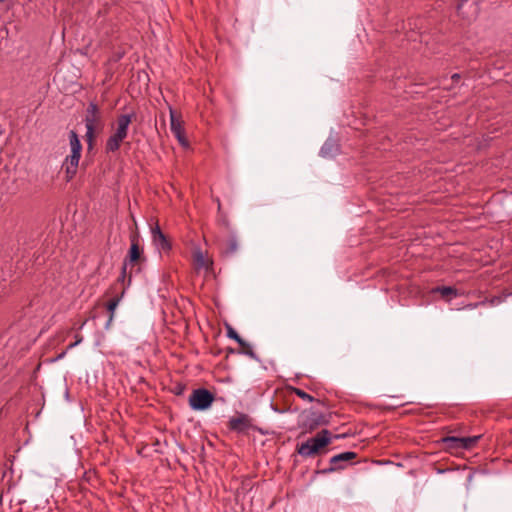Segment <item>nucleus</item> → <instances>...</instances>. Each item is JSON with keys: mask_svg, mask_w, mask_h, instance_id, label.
Instances as JSON below:
<instances>
[{"mask_svg": "<svg viewBox=\"0 0 512 512\" xmlns=\"http://www.w3.org/2000/svg\"><path fill=\"white\" fill-rule=\"evenodd\" d=\"M84 122L86 128L85 139L88 148L91 149L95 138L104 128L102 112L94 102L89 103L85 112Z\"/></svg>", "mask_w": 512, "mask_h": 512, "instance_id": "f257e3e1", "label": "nucleus"}, {"mask_svg": "<svg viewBox=\"0 0 512 512\" xmlns=\"http://www.w3.org/2000/svg\"><path fill=\"white\" fill-rule=\"evenodd\" d=\"M332 434L329 430L323 429L317 433L314 437L309 438L306 442L297 444V453L304 457H314L320 450L331 443Z\"/></svg>", "mask_w": 512, "mask_h": 512, "instance_id": "f03ea898", "label": "nucleus"}, {"mask_svg": "<svg viewBox=\"0 0 512 512\" xmlns=\"http://www.w3.org/2000/svg\"><path fill=\"white\" fill-rule=\"evenodd\" d=\"M215 397L212 392L205 388L194 389L189 396V405L193 410L202 411L208 409Z\"/></svg>", "mask_w": 512, "mask_h": 512, "instance_id": "7ed1b4c3", "label": "nucleus"}, {"mask_svg": "<svg viewBox=\"0 0 512 512\" xmlns=\"http://www.w3.org/2000/svg\"><path fill=\"white\" fill-rule=\"evenodd\" d=\"M131 240V246L128 251L127 256L124 259L123 266H122V277L125 276L126 269L128 265H134L136 263L141 262L142 260H145L143 257V249L139 245V239L137 235H132L130 237Z\"/></svg>", "mask_w": 512, "mask_h": 512, "instance_id": "20e7f679", "label": "nucleus"}, {"mask_svg": "<svg viewBox=\"0 0 512 512\" xmlns=\"http://www.w3.org/2000/svg\"><path fill=\"white\" fill-rule=\"evenodd\" d=\"M357 457V453L352 451H346L340 454H337L330 459V467L322 470L323 474L332 473L337 470L345 469L347 463L354 460Z\"/></svg>", "mask_w": 512, "mask_h": 512, "instance_id": "39448f33", "label": "nucleus"}, {"mask_svg": "<svg viewBox=\"0 0 512 512\" xmlns=\"http://www.w3.org/2000/svg\"><path fill=\"white\" fill-rule=\"evenodd\" d=\"M228 427L237 433H247L252 427L251 419L247 414H239L237 417L230 418Z\"/></svg>", "mask_w": 512, "mask_h": 512, "instance_id": "423d86ee", "label": "nucleus"}, {"mask_svg": "<svg viewBox=\"0 0 512 512\" xmlns=\"http://www.w3.org/2000/svg\"><path fill=\"white\" fill-rule=\"evenodd\" d=\"M152 241L154 245L163 252H169L171 250V243L167 239L166 235L162 232L158 224L151 229Z\"/></svg>", "mask_w": 512, "mask_h": 512, "instance_id": "0eeeda50", "label": "nucleus"}, {"mask_svg": "<svg viewBox=\"0 0 512 512\" xmlns=\"http://www.w3.org/2000/svg\"><path fill=\"white\" fill-rule=\"evenodd\" d=\"M134 114H121L117 117L116 123L112 126V132L125 138L128 136L129 126Z\"/></svg>", "mask_w": 512, "mask_h": 512, "instance_id": "6e6552de", "label": "nucleus"}, {"mask_svg": "<svg viewBox=\"0 0 512 512\" xmlns=\"http://www.w3.org/2000/svg\"><path fill=\"white\" fill-rule=\"evenodd\" d=\"M327 424H329V418L327 415L321 412H311L305 422V426L309 430H314L321 425Z\"/></svg>", "mask_w": 512, "mask_h": 512, "instance_id": "1a4fd4ad", "label": "nucleus"}, {"mask_svg": "<svg viewBox=\"0 0 512 512\" xmlns=\"http://www.w3.org/2000/svg\"><path fill=\"white\" fill-rule=\"evenodd\" d=\"M69 141H70V148H71V154L69 156H66L65 160H79L81 157V143L78 138V135L75 131H70L69 133Z\"/></svg>", "mask_w": 512, "mask_h": 512, "instance_id": "9d476101", "label": "nucleus"}, {"mask_svg": "<svg viewBox=\"0 0 512 512\" xmlns=\"http://www.w3.org/2000/svg\"><path fill=\"white\" fill-rule=\"evenodd\" d=\"M339 150L336 138L329 136L320 150V156L323 158L335 157Z\"/></svg>", "mask_w": 512, "mask_h": 512, "instance_id": "9b49d317", "label": "nucleus"}, {"mask_svg": "<svg viewBox=\"0 0 512 512\" xmlns=\"http://www.w3.org/2000/svg\"><path fill=\"white\" fill-rule=\"evenodd\" d=\"M170 128L172 133L181 144H185L183 137V129L180 120L176 117L173 110L170 109Z\"/></svg>", "mask_w": 512, "mask_h": 512, "instance_id": "f8f14e48", "label": "nucleus"}, {"mask_svg": "<svg viewBox=\"0 0 512 512\" xmlns=\"http://www.w3.org/2000/svg\"><path fill=\"white\" fill-rule=\"evenodd\" d=\"M125 139H126L125 137L112 132L106 141V145H105L106 152L109 153V152L117 151L120 148L121 143Z\"/></svg>", "mask_w": 512, "mask_h": 512, "instance_id": "ddd939ff", "label": "nucleus"}, {"mask_svg": "<svg viewBox=\"0 0 512 512\" xmlns=\"http://www.w3.org/2000/svg\"><path fill=\"white\" fill-rule=\"evenodd\" d=\"M79 162H64L61 166L60 173H64V179L66 181H70L78 170Z\"/></svg>", "mask_w": 512, "mask_h": 512, "instance_id": "4468645a", "label": "nucleus"}, {"mask_svg": "<svg viewBox=\"0 0 512 512\" xmlns=\"http://www.w3.org/2000/svg\"><path fill=\"white\" fill-rule=\"evenodd\" d=\"M460 437L455 436H446L441 439V442L444 444V447L446 450L450 452H456L458 450H461Z\"/></svg>", "mask_w": 512, "mask_h": 512, "instance_id": "2eb2a0df", "label": "nucleus"}, {"mask_svg": "<svg viewBox=\"0 0 512 512\" xmlns=\"http://www.w3.org/2000/svg\"><path fill=\"white\" fill-rule=\"evenodd\" d=\"M434 292L439 293L443 298L450 299L456 297L458 292L455 288L450 286H441L434 289Z\"/></svg>", "mask_w": 512, "mask_h": 512, "instance_id": "dca6fc26", "label": "nucleus"}, {"mask_svg": "<svg viewBox=\"0 0 512 512\" xmlns=\"http://www.w3.org/2000/svg\"><path fill=\"white\" fill-rule=\"evenodd\" d=\"M480 436H472V437H460V446L461 450H469L478 442Z\"/></svg>", "mask_w": 512, "mask_h": 512, "instance_id": "f3484780", "label": "nucleus"}, {"mask_svg": "<svg viewBox=\"0 0 512 512\" xmlns=\"http://www.w3.org/2000/svg\"><path fill=\"white\" fill-rule=\"evenodd\" d=\"M119 301H120V298L119 297H114L112 298L108 303H107V310L109 312V319L106 323V328L108 329L111 322L113 321V317H114V311L116 309V307L118 306L119 304Z\"/></svg>", "mask_w": 512, "mask_h": 512, "instance_id": "a211bd4d", "label": "nucleus"}, {"mask_svg": "<svg viewBox=\"0 0 512 512\" xmlns=\"http://www.w3.org/2000/svg\"><path fill=\"white\" fill-rule=\"evenodd\" d=\"M238 249V241L235 236H231L226 244V248L224 249L223 253L226 256L233 255Z\"/></svg>", "mask_w": 512, "mask_h": 512, "instance_id": "6ab92c4d", "label": "nucleus"}, {"mask_svg": "<svg viewBox=\"0 0 512 512\" xmlns=\"http://www.w3.org/2000/svg\"><path fill=\"white\" fill-rule=\"evenodd\" d=\"M226 329H227V337L235 340L239 345H244V339H242L239 336V334L235 331V329L232 326L226 325Z\"/></svg>", "mask_w": 512, "mask_h": 512, "instance_id": "aec40b11", "label": "nucleus"}, {"mask_svg": "<svg viewBox=\"0 0 512 512\" xmlns=\"http://www.w3.org/2000/svg\"><path fill=\"white\" fill-rule=\"evenodd\" d=\"M240 347H241L240 353L245 354L252 359H257V356H256L255 352L253 351L251 345L249 343H247L245 340H244V345H240Z\"/></svg>", "mask_w": 512, "mask_h": 512, "instance_id": "412c9836", "label": "nucleus"}, {"mask_svg": "<svg viewBox=\"0 0 512 512\" xmlns=\"http://www.w3.org/2000/svg\"><path fill=\"white\" fill-rule=\"evenodd\" d=\"M292 391L298 396L300 397L301 399L305 400V401H308V402H313L315 401V398L306 393L304 390L302 389H299V388H292Z\"/></svg>", "mask_w": 512, "mask_h": 512, "instance_id": "4be33fe9", "label": "nucleus"}, {"mask_svg": "<svg viewBox=\"0 0 512 512\" xmlns=\"http://www.w3.org/2000/svg\"><path fill=\"white\" fill-rule=\"evenodd\" d=\"M194 260L199 267H204L207 265V262L201 250H197L194 253Z\"/></svg>", "mask_w": 512, "mask_h": 512, "instance_id": "5701e85b", "label": "nucleus"}, {"mask_svg": "<svg viewBox=\"0 0 512 512\" xmlns=\"http://www.w3.org/2000/svg\"><path fill=\"white\" fill-rule=\"evenodd\" d=\"M502 301H503V298H502V297H500V296H495V297L491 298L490 300H488V303H489L490 305L494 306V305H498V304H500ZM486 303H487V301H482V302H481V305H484V304H486ZM479 305H480V303H479ZM469 306H470V307H477V306H478V304L469 305Z\"/></svg>", "mask_w": 512, "mask_h": 512, "instance_id": "b1692460", "label": "nucleus"}, {"mask_svg": "<svg viewBox=\"0 0 512 512\" xmlns=\"http://www.w3.org/2000/svg\"><path fill=\"white\" fill-rule=\"evenodd\" d=\"M75 338H76V341H75L74 343L70 344V345L68 346V348H73V347L77 346L79 343H81V342H82V339H83V338H82V336H81V335H78V334H77V335L75 336Z\"/></svg>", "mask_w": 512, "mask_h": 512, "instance_id": "393cba45", "label": "nucleus"}, {"mask_svg": "<svg viewBox=\"0 0 512 512\" xmlns=\"http://www.w3.org/2000/svg\"><path fill=\"white\" fill-rule=\"evenodd\" d=\"M459 78H460V75H459V74H454V75L452 76V79H454V80H458Z\"/></svg>", "mask_w": 512, "mask_h": 512, "instance_id": "a878e982", "label": "nucleus"}, {"mask_svg": "<svg viewBox=\"0 0 512 512\" xmlns=\"http://www.w3.org/2000/svg\"><path fill=\"white\" fill-rule=\"evenodd\" d=\"M345 435H335L334 438H341V437H344Z\"/></svg>", "mask_w": 512, "mask_h": 512, "instance_id": "bb28decb", "label": "nucleus"}, {"mask_svg": "<svg viewBox=\"0 0 512 512\" xmlns=\"http://www.w3.org/2000/svg\"><path fill=\"white\" fill-rule=\"evenodd\" d=\"M3 131L4 130H3L2 126L0 125V136L2 135Z\"/></svg>", "mask_w": 512, "mask_h": 512, "instance_id": "cd10ccee", "label": "nucleus"}, {"mask_svg": "<svg viewBox=\"0 0 512 512\" xmlns=\"http://www.w3.org/2000/svg\"><path fill=\"white\" fill-rule=\"evenodd\" d=\"M86 324V321H83V323L80 326V329Z\"/></svg>", "mask_w": 512, "mask_h": 512, "instance_id": "c85d7f7f", "label": "nucleus"}, {"mask_svg": "<svg viewBox=\"0 0 512 512\" xmlns=\"http://www.w3.org/2000/svg\"><path fill=\"white\" fill-rule=\"evenodd\" d=\"M223 224H225L226 226H228V222L226 220H223Z\"/></svg>", "mask_w": 512, "mask_h": 512, "instance_id": "c756f323", "label": "nucleus"}, {"mask_svg": "<svg viewBox=\"0 0 512 512\" xmlns=\"http://www.w3.org/2000/svg\"><path fill=\"white\" fill-rule=\"evenodd\" d=\"M4 0H0V3L3 2Z\"/></svg>", "mask_w": 512, "mask_h": 512, "instance_id": "7c9ffc66", "label": "nucleus"}]
</instances>
